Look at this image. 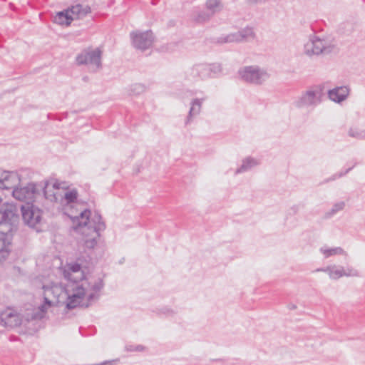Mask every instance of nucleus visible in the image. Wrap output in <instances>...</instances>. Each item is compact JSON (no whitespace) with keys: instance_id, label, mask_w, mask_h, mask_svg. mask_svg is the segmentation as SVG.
<instances>
[{"instance_id":"nucleus-26","label":"nucleus","mask_w":365,"mask_h":365,"mask_svg":"<svg viewBox=\"0 0 365 365\" xmlns=\"http://www.w3.org/2000/svg\"><path fill=\"white\" fill-rule=\"evenodd\" d=\"M348 135L356 140H365V130L351 127L348 130Z\"/></svg>"},{"instance_id":"nucleus-33","label":"nucleus","mask_w":365,"mask_h":365,"mask_svg":"<svg viewBox=\"0 0 365 365\" xmlns=\"http://www.w3.org/2000/svg\"><path fill=\"white\" fill-rule=\"evenodd\" d=\"M344 276H353V277H359V272L354 269H349L348 272L344 274Z\"/></svg>"},{"instance_id":"nucleus-20","label":"nucleus","mask_w":365,"mask_h":365,"mask_svg":"<svg viewBox=\"0 0 365 365\" xmlns=\"http://www.w3.org/2000/svg\"><path fill=\"white\" fill-rule=\"evenodd\" d=\"M78 192L75 190L66 191L62 198V204L67 206V209L70 207L73 209L75 205H78L76 201Z\"/></svg>"},{"instance_id":"nucleus-32","label":"nucleus","mask_w":365,"mask_h":365,"mask_svg":"<svg viewBox=\"0 0 365 365\" xmlns=\"http://www.w3.org/2000/svg\"><path fill=\"white\" fill-rule=\"evenodd\" d=\"M125 350L127 351H143L145 350V347L143 345H126Z\"/></svg>"},{"instance_id":"nucleus-6","label":"nucleus","mask_w":365,"mask_h":365,"mask_svg":"<svg viewBox=\"0 0 365 365\" xmlns=\"http://www.w3.org/2000/svg\"><path fill=\"white\" fill-rule=\"evenodd\" d=\"M19 219V208L13 204H6L0 208V227H11V232Z\"/></svg>"},{"instance_id":"nucleus-31","label":"nucleus","mask_w":365,"mask_h":365,"mask_svg":"<svg viewBox=\"0 0 365 365\" xmlns=\"http://www.w3.org/2000/svg\"><path fill=\"white\" fill-rule=\"evenodd\" d=\"M356 165V163H354V165L352 167H351V168H349L346 169L344 172H340L339 173L334 174V175H332L331 178H329L327 179V180H325V182H329V181L334 180H336V178H339L343 177L344 175H346V174H347L350 170H352V168H353Z\"/></svg>"},{"instance_id":"nucleus-30","label":"nucleus","mask_w":365,"mask_h":365,"mask_svg":"<svg viewBox=\"0 0 365 365\" xmlns=\"http://www.w3.org/2000/svg\"><path fill=\"white\" fill-rule=\"evenodd\" d=\"M208 68L210 70V77L212 76V74H217L222 71V66L220 63L208 64Z\"/></svg>"},{"instance_id":"nucleus-13","label":"nucleus","mask_w":365,"mask_h":365,"mask_svg":"<svg viewBox=\"0 0 365 365\" xmlns=\"http://www.w3.org/2000/svg\"><path fill=\"white\" fill-rule=\"evenodd\" d=\"M0 323L5 327L14 328L21 324V319L15 311L7 309L1 313Z\"/></svg>"},{"instance_id":"nucleus-1","label":"nucleus","mask_w":365,"mask_h":365,"mask_svg":"<svg viewBox=\"0 0 365 365\" xmlns=\"http://www.w3.org/2000/svg\"><path fill=\"white\" fill-rule=\"evenodd\" d=\"M61 272L68 282L66 285L51 282L42 287L43 303L38 307L42 315L49 308L60 304L65 305L68 309L78 306L87 307L97 299L98 292L103 287L101 279L86 277L78 263L66 264Z\"/></svg>"},{"instance_id":"nucleus-15","label":"nucleus","mask_w":365,"mask_h":365,"mask_svg":"<svg viewBox=\"0 0 365 365\" xmlns=\"http://www.w3.org/2000/svg\"><path fill=\"white\" fill-rule=\"evenodd\" d=\"M349 93V88L347 86H339L329 91V98L336 103L344 101Z\"/></svg>"},{"instance_id":"nucleus-14","label":"nucleus","mask_w":365,"mask_h":365,"mask_svg":"<svg viewBox=\"0 0 365 365\" xmlns=\"http://www.w3.org/2000/svg\"><path fill=\"white\" fill-rule=\"evenodd\" d=\"M19 182L20 178L16 173L4 171L0 176V190L14 189Z\"/></svg>"},{"instance_id":"nucleus-17","label":"nucleus","mask_w":365,"mask_h":365,"mask_svg":"<svg viewBox=\"0 0 365 365\" xmlns=\"http://www.w3.org/2000/svg\"><path fill=\"white\" fill-rule=\"evenodd\" d=\"M205 98H195L191 102V107L190 108L188 115L185 120V125H189L192 123L193 119L199 115L202 108V103Z\"/></svg>"},{"instance_id":"nucleus-7","label":"nucleus","mask_w":365,"mask_h":365,"mask_svg":"<svg viewBox=\"0 0 365 365\" xmlns=\"http://www.w3.org/2000/svg\"><path fill=\"white\" fill-rule=\"evenodd\" d=\"M101 50L97 48L94 50L83 51L77 56L76 61L79 65H88L91 70L96 71L101 68Z\"/></svg>"},{"instance_id":"nucleus-2","label":"nucleus","mask_w":365,"mask_h":365,"mask_svg":"<svg viewBox=\"0 0 365 365\" xmlns=\"http://www.w3.org/2000/svg\"><path fill=\"white\" fill-rule=\"evenodd\" d=\"M76 212L75 215L71 210L68 214L72 220L73 228L86 237V247L93 248L97 244V238L100 236L99 232L106 229V225L98 212H95L91 219L90 210L80 209Z\"/></svg>"},{"instance_id":"nucleus-23","label":"nucleus","mask_w":365,"mask_h":365,"mask_svg":"<svg viewBox=\"0 0 365 365\" xmlns=\"http://www.w3.org/2000/svg\"><path fill=\"white\" fill-rule=\"evenodd\" d=\"M320 252L324 255L325 258H328L333 255H346V252L339 247L334 248H327L325 247L320 248Z\"/></svg>"},{"instance_id":"nucleus-28","label":"nucleus","mask_w":365,"mask_h":365,"mask_svg":"<svg viewBox=\"0 0 365 365\" xmlns=\"http://www.w3.org/2000/svg\"><path fill=\"white\" fill-rule=\"evenodd\" d=\"M145 91V87L140 83L133 84L128 89L129 95H138Z\"/></svg>"},{"instance_id":"nucleus-12","label":"nucleus","mask_w":365,"mask_h":365,"mask_svg":"<svg viewBox=\"0 0 365 365\" xmlns=\"http://www.w3.org/2000/svg\"><path fill=\"white\" fill-rule=\"evenodd\" d=\"M36 193V186L29 183L25 187H15L12 191L13 197L19 201H26L27 203L32 201Z\"/></svg>"},{"instance_id":"nucleus-27","label":"nucleus","mask_w":365,"mask_h":365,"mask_svg":"<svg viewBox=\"0 0 365 365\" xmlns=\"http://www.w3.org/2000/svg\"><path fill=\"white\" fill-rule=\"evenodd\" d=\"M50 187H51V184L46 183V185L43 189V193H44L45 197L47 199H50L51 200H55V201L58 200V195L57 192H53V194H49ZM51 187L56 190H58V184H57L56 182L53 183L51 185Z\"/></svg>"},{"instance_id":"nucleus-22","label":"nucleus","mask_w":365,"mask_h":365,"mask_svg":"<svg viewBox=\"0 0 365 365\" xmlns=\"http://www.w3.org/2000/svg\"><path fill=\"white\" fill-rule=\"evenodd\" d=\"M72 21V16L70 14L68 9L58 12L54 16V22L60 25L68 26Z\"/></svg>"},{"instance_id":"nucleus-35","label":"nucleus","mask_w":365,"mask_h":365,"mask_svg":"<svg viewBox=\"0 0 365 365\" xmlns=\"http://www.w3.org/2000/svg\"><path fill=\"white\" fill-rule=\"evenodd\" d=\"M296 307H296L295 305H292V306H290V309H296Z\"/></svg>"},{"instance_id":"nucleus-24","label":"nucleus","mask_w":365,"mask_h":365,"mask_svg":"<svg viewBox=\"0 0 365 365\" xmlns=\"http://www.w3.org/2000/svg\"><path fill=\"white\" fill-rule=\"evenodd\" d=\"M257 165V162L255 159L250 157L246 158L245 160H243L242 165L236 170L235 174L246 172Z\"/></svg>"},{"instance_id":"nucleus-3","label":"nucleus","mask_w":365,"mask_h":365,"mask_svg":"<svg viewBox=\"0 0 365 365\" xmlns=\"http://www.w3.org/2000/svg\"><path fill=\"white\" fill-rule=\"evenodd\" d=\"M238 76L242 81L257 86L263 84L269 78L267 71L258 66H243L239 69Z\"/></svg>"},{"instance_id":"nucleus-19","label":"nucleus","mask_w":365,"mask_h":365,"mask_svg":"<svg viewBox=\"0 0 365 365\" xmlns=\"http://www.w3.org/2000/svg\"><path fill=\"white\" fill-rule=\"evenodd\" d=\"M213 16L205 9H196L192 11L190 18L192 21L198 24H204L209 22Z\"/></svg>"},{"instance_id":"nucleus-9","label":"nucleus","mask_w":365,"mask_h":365,"mask_svg":"<svg viewBox=\"0 0 365 365\" xmlns=\"http://www.w3.org/2000/svg\"><path fill=\"white\" fill-rule=\"evenodd\" d=\"M254 38L255 33L252 28L246 27L241 31H239L238 32L219 37L216 42L218 43L242 42L252 39Z\"/></svg>"},{"instance_id":"nucleus-18","label":"nucleus","mask_w":365,"mask_h":365,"mask_svg":"<svg viewBox=\"0 0 365 365\" xmlns=\"http://www.w3.org/2000/svg\"><path fill=\"white\" fill-rule=\"evenodd\" d=\"M190 75L193 78L205 79L210 78V70L208 64L200 63L195 65L190 70Z\"/></svg>"},{"instance_id":"nucleus-5","label":"nucleus","mask_w":365,"mask_h":365,"mask_svg":"<svg viewBox=\"0 0 365 365\" xmlns=\"http://www.w3.org/2000/svg\"><path fill=\"white\" fill-rule=\"evenodd\" d=\"M21 210L24 223L38 231L42 222V211L30 203L21 205Z\"/></svg>"},{"instance_id":"nucleus-25","label":"nucleus","mask_w":365,"mask_h":365,"mask_svg":"<svg viewBox=\"0 0 365 365\" xmlns=\"http://www.w3.org/2000/svg\"><path fill=\"white\" fill-rule=\"evenodd\" d=\"M317 271H323L329 273V275L331 278L336 279L339 277L344 276L345 272L343 269H335V267H328L325 269H318Z\"/></svg>"},{"instance_id":"nucleus-21","label":"nucleus","mask_w":365,"mask_h":365,"mask_svg":"<svg viewBox=\"0 0 365 365\" xmlns=\"http://www.w3.org/2000/svg\"><path fill=\"white\" fill-rule=\"evenodd\" d=\"M223 3L221 0H206L205 9L214 16L223 9Z\"/></svg>"},{"instance_id":"nucleus-34","label":"nucleus","mask_w":365,"mask_h":365,"mask_svg":"<svg viewBox=\"0 0 365 365\" xmlns=\"http://www.w3.org/2000/svg\"><path fill=\"white\" fill-rule=\"evenodd\" d=\"M268 0H247L248 4L255 5L258 4H262L267 1Z\"/></svg>"},{"instance_id":"nucleus-16","label":"nucleus","mask_w":365,"mask_h":365,"mask_svg":"<svg viewBox=\"0 0 365 365\" xmlns=\"http://www.w3.org/2000/svg\"><path fill=\"white\" fill-rule=\"evenodd\" d=\"M68 9L72 16L73 20L83 19L91 11L89 6L81 4L73 5Z\"/></svg>"},{"instance_id":"nucleus-29","label":"nucleus","mask_w":365,"mask_h":365,"mask_svg":"<svg viewBox=\"0 0 365 365\" xmlns=\"http://www.w3.org/2000/svg\"><path fill=\"white\" fill-rule=\"evenodd\" d=\"M344 207H345L344 202L341 201V202H336L333 205L331 210L328 212V215H333L336 214L337 212L342 210L344 208Z\"/></svg>"},{"instance_id":"nucleus-11","label":"nucleus","mask_w":365,"mask_h":365,"mask_svg":"<svg viewBox=\"0 0 365 365\" xmlns=\"http://www.w3.org/2000/svg\"><path fill=\"white\" fill-rule=\"evenodd\" d=\"M12 232L11 227L7 229L0 227V261L5 259L10 252Z\"/></svg>"},{"instance_id":"nucleus-10","label":"nucleus","mask_w":365,"mask_h":365,"mask_svg":"<svg viewBox=\"0 0 365 365\" xmlns=\"http://www.w3.org/2000/svg\"><path fill=\"white\" fill-rule=\"evenodd\" d=\"M320 98L321 91L319 88L308 90L296 102V106L299 108L314 106L321 101Z\"/></svg>"},{"instance_id":"nucleus-8","label":"nucleus","mask_w":365,"mask_h":365,"mask_svg":"<svg viewBox=\"0 0 365 365\" xmlns=\"http://www.w3.org/2000/svg\"><path fill=\"white\" fill-rule=\"evenodd\" d=\"M130 36L133 47L142 51L150 48L154 41V36L151 31H135L131 32Z\"/></svg>"},{"instance_id":"nucleus-4","label":"nucleus","mask_w":365,"mask_h":365,"mask_svg":"<svg viewBox=\"0 0 365 365\" xmlns=\"http://www.w3.org/2000/svg\"><path fill=\"white\" fill-rule=\"evenodd\" d=\"M334 45L326 39L312 36L304 46V53L307 56L326 55L331 53Z\"/></svg>"}]
</instances>
